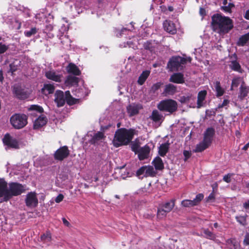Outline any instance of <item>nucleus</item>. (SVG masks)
Wrapping results in <instances>:
<instances>
[{
    "label": "nucleus",
    "instance_id": "1",
    "mask_svg": "<svg viewBox=\"0 0 249 249\" xmlns=\"http://www.w3.org/2000/svg\"><path fill=\"white\" fill-rule=\"evenodd\" d=\"M211 18V27L212 30L220 35L228 34L234 27L233 21L229 17L216 13L213 14Z\"/></svg>",
    "mask_w": 249,
    "mask_h": 249
},
{
    "label": "nucleus",
    "instance_id": "2",
    "mask_svg": "<svg viewBox=\"0 0 249 249\" xmlns=\"http://www.w3.org/2000/svg\"><path fill=\"white\" fill-rule=\"evenodd\" d=\"M135 132V130L131 128H121L118 129L115 132L113 140V145L116 147H118L122 145H127L131 142Z\"/></svg>",
    "mask_w": 249,
    "mask_h": 249
},
{
    "label": "nucleus",
    "instance_id": "3",
    "mask_svg": "<svg viewBox=\"0 0 249 249\" xmlns=\"http://www.w3.org/2000/svg\"><path fill=\"white\" fill-rule=\"evenodd\" d=\"M186 59L179 56H172L167 64V69L169 71H179L183 69Z\"/></svg>",
    "mask_w": 249,
    "mask_h": 249
},
{
    "label": "nucleus",
    "instance_id": "4",
    "mask_svg": "<svg viewBox=\"0 0 249 249\" xmlns=\"http://www.w3.org/2000/svg\"><path fill=\"white\" fill-rule=\"evenodd\" d=\"M27 116L24 114H15L10 119V124L13 127L17 129L23 128L27 124Z\"/></svg>",
    "mask_w": 249,
    "mask_h": 249
},
{
    "label": "nucleus",
    "instance_id": "5",
    "mask_svg": "<svg viewBox=\"0 0 249 249\" xmlns=\"http://www.w3.org/2000/svg\"><path fill=\"white\" fill-rule=\"evenodd\" d=\"M157 107L160 111L172 114L177 110L178 105L175 100L166 99L161 101L157 105Z\"/></svg>",
    "mask_w": 249,
    "mask_h": 249
},
{
    "label": "nucleus",
    "instance_id": "6",
    "mask_svg": "<svg viewBox=\"0 0 249 249\" xmlns=\"http://www.w3.org/2000/svg\"><path fill=\"white\" fill-rule=\"evenodd\" d=\"M24 187L21 184L12 182L9 184L8 194L6 196V200H9L13 196L20 195L25 191Z\"/></svg>",
    "mask_w": 249,
    "mask_h": 249
},
{
    "label": "nucleus",
    "instance_id": "7",
    "mask_svg": "<svg viewBox=\"0 0 249 249\" xmlns=\"http://www.w3.org/2000/svg\"><path fill=\"white\" fill-rule=\"evenodd\" d=\"M175 200L171 199L170 201L162 204L158 209L157 216L160 218H162L166 216L167 213L172 211L175 206Z\"/></svg>",
    "mask_w": 249,
    "mask_h": 249
},
{
    "label": "nucleus",
    "instance_id": "8",
    "mask_svg": "<svg viewBox=\"0 0 249 249\" xmlns=\"http://www.w3.org/2000/svg\"><path fill=\"white\" fill-rule=\"evenodd\" d=\"M70 155V151L67 146H63L57 149L54 154L55 160L62 161Z\"/></svg>",
    "mask_w": 249,
    "mask_h": 249
},
{
    "label": "nucleus",
    "instance_id": "9",
    "mask_svg": "<svg viewBox=\"0 0 249 249\" xmlns=\"http://www.w3.org/2000/svg\"><path fill=\"white\" fill-rule=\"evenodd\" d=\"M25 203L27 206L36 207L38 204V199L35 192H30L26 196Z\"/></svg>",
    "mask_w": 249,
    "mask_h": 249
},
{
    "label": "nucleus",
    "instance_id": "10",
    "mask_svg": "<svg viewBox=\"0 0 249 249\" xmlns=\"http://www.w3.org/2000/svg\"><path fill=\"white\" fill-rule=\"evenodd\" d=\"M3 142L4 144L11 148L17 149L19 147L17 140L12 138L9 134H6L4 136L3 138Z\"/></svg>",
    "mask_w": 249,
    "mask_h": 249
},
{
    "label": "nucleus",
    "instance_id": "11",
    "mask_svg": "<svg viewBox=\"0 0 249 249\" xmlns=\"http://www.w3.org/2000/svg\"><path fill=\"white\" fill-rule=\"evenodd\" d=\"M106 137L103 132L98 131L92 136L89 142L94 145H99L105 140Z\"/></svg>",
    "mask_w": 249,
    "mask_h": 249
},
{
    "label": "nucleus",
    "instance_id": "12",
    "mask_svg": "<svg viewBox=\"0 0 249 249\" xmlns=\"http://www.w3.org/2000/svg\"><path fill=\"white\" fill-rule=\"evenodd\" d=\"M54 102L58 107L63 106L66 102L64 93L61 90H56L54 94Z\"/></svg>",
    "mask_w": 249,
    "mask_h": 249
},
{
    "label": "nucleus",
    "instance_id": "13",
    "mask_svg": "<svg viewBox=\"0 0 249 249\" xmlns=\"http://www.w3.org/2000/svg\"><path fill=\"white\" fill-rule=\"evenodd\" d=\"M8 194V189L7 188V182L2 179H0V197H3L2 200L0 201H7L6 200V196Z\"/></svg>",
    "mask_w": 249,
    "mask_h": 249
},
{
    "label": "nucleus",
    "instance_id": "14",
    "mask_svg": "<svg viewBox=\"0 0 249 249\" xmlns=\"http://www.w3.org/2000/svg\"><path fill=\"white\" fill-rule=\"evenodd\" d=\"M163 28L167 32L174 35L177 32L175 24L171 20H166L163 23Z\"/></svg>",
    "mask_w": 249,
    "mask_h": 249
},
{
    "label": "nucleus",
    "instance_id": "15",
    "mask_svg": "<svg viewBox=\"0 0 249 249\" xmlns=\"http://www.w3.org/2000/svg\"><path fill=\"white\" fill-rule=\"evenodd\" d=\"M150 151V148L147 145H145L143 147L140 148L137 152L138 158L140 160H143L148 158Z\"/></svg>",
    "mask_w": 249,
    "mask_h": 249
},
{
    "label": "nucleus",
    "instance_id": "16",
    "mask_svg": "<svg viewBox=\"0 0 249 249\" xmlns=\"http://www.w3.org/2000/svg\"><path fill=\"white\" fill-rule=\"evenodd\" d=\"M215 129L213 127L207 128L204 133L203 140L211 144L215 135Z\"/></svg>",
    "mask_w": 249,
    "mask_h": 249
},
{
    "label": "nucleus",
    "instance_id": "17",
    "mask_svg": "<svg viewBox=\"0 0 249 249\" xmlns=\"http://www.w3.org/2000/svg\"><path fill=\"white\" fill-rule=\"evenodd\" d=\"M45 76L48 79L56 82H60L62 77V75L56 73L55 71L52 70L46 71Z\"/></svg>",
    "mask_w": 249,
    "mask_h": 249
},
{
    "label": "nucleus",
    "instance_id": "18",
    "mask_svg": "<svg viewBox=\"0 0 249 249\" xmlns=\"http://www.w3.org/2000/svg\"><path fill=\"white\" fill-rule=\"evenodd\" d=\"M207 92L205 90L200 91L197 94V108H200L205 105L204 101L207 96Z\"/></svg>",
    "mask_w": 249,
    "mask_h": 249
},
{
    "label": "nucleus",
    "instance_id": "19",
    "mask_svg": "<svg viewBox=\"0 0 249 249\" xmlns=\"http://www.w3.org/2000/svg\"><path fill=\"white\" fill-rule=\"evenodd\" d=\"M142 108L141 105L132 104L127 107V110L129 115L132 116L138 114L139 110Z\"/></svg>",
    "mask_w": 249,
    "mask_h": 249
},
{
    "label": "nucleus",
    "instance_id": "20",
    "mask_svg": "<svg viewBox=\"0 0 249 249\" xmlns=\"http://www.w3.org/2000/svg\"><path fill=\"white\" fill-rule=\"evenodd\" d=\"M149 118L155 123H160V124L163 121L164 117L158 110H153Z\"/></svg>",
    "mask_w": 249,
    "mask_h": 249
},
{
    "label": "nucleus",
    "instance_id": "21",
    "mask_svg": "<svg viewBox=\"0 0 249 249\" xmlns=\"http://www.w3.org/2000/svg\"><path fill=\"white\" fill-rule=\"evenodd\" d=\"M13 93L18 98L24 99L28 97L27 93L18 86H15L13 87Z\"/></svg>",
    "mask_w": 249,
    "mask_h": 249
},
{
    "label": "nucleus",
    "instance_id": "22",
    "mask_svg": "<svg viewBox=\"0 0 249 249\" xmlns=\"http://www.w3.org/2000/svg\"><path fill=\"white\" fill-rule=\"evenodd\" d=\"M249 92V87L247 86L245 83L243 82L239 88V92L238 98L240 100H243L246 96H247Z\"/></svg>",
    "mask_w": 249,
    "mask_h": 249
},
{
    "label": "nucleus",
    "instance_id": "23",
    "mask_svg": "<svg viewBox=\"0 0 249 249\" xmlns=\"http://www.w3.org/2000/svg\"><path fill=\"white\" fill-rule=\"evenodd\" d=\"M200 234L201 236L208 239L214 240L216 238L215 234L208 229L202 228Z\"/></svg>",
    "mask_w": 249,
    "mask_h": 249
},
{
    "label": "nucleus",
    "instance_id": "24",
    "mask_svg": "<svg viewBox=\"0 0 249 249\" xmlns=\"http://www.w3.org/2000/svg\"><path fill=\"white\" fill-rule=\"evenodd\" d=\"M177 92V87L172 84H168L165 86L163 94L167 95H174Z\"/></svg>",
    "mask_w": 249,
    "mask_h": 249
},
{
    "label": "nucleus",
    "instance_id": "25",
    "mask_svg": "<svg viewBox=\"0 0 249 249\" xmlns=\"http://www.w3.org/2000/svg\"><path fill=\"white\" fill-rule=\"evenodd\" d=\"M226 244L230 249H242L239 243L235 238L228 239Z\"/></svg>",
    "mask_w": 249,
    "mask_h": 249
},
{
    "label": "nucleus",
    "instance_id": "26",
    "mask_svg": "<svg viewBox=\"0 0 249 249\" xmlns=\"http://www.w3.org/2000/svg\"><path fill=\"white\" fill-rule=\"evenodd\" d=\"M47 123V119L43 116H39L36 119L34 124V129H38L40 127L44 126Z\"/></svg>",
    "mask_w": 249,
    "mask_h": 249
},
{
    "label": "nucleus",
    "instance_id": "27",
    "mask_svg": "<svg viewBox=\"0 0 249 249\" xmlns=\"http://www.w3.org/2000/svg\"><path fill=\"white\" fill-rule=\"evenodd\" d=\"M169 81L176 83H182L184 82L183 75L181 73H174L171 76Z\"/></svg>",
    "mask_w": 249,
    "mask_h": 249
},
{
    "label": "nucleus",
    "instance_id": "28",
    "mask_svg": "<svg viewBox=\"0 0 249 249\" xmlns=\"http://www.w3.org/2000/svg\"><path fill=\"white\" fill-rule=\"evenodd\" d=\"M211 144L203 140L199 144H197L195 150L196 152H201L208 148Z\"/></svg>",
    "mask_w": 249,
    "mask_h": 249
},
{
    "label": "nucleus",
    "instance_id": "29",
    "mask_svg": "<svg viewBox=\"0 0 249 249\" xmlns=\"http://www.w3.org/2000/svg\"><path fill=\"white\" fill-rule=\"evenodd\" d=\"M203 198L204 195L203 194H198L193 200H191L188 199V204L191 206H196L200 203V201L203 199Z\"/></svg>",
    "mask_w": 249,
    "mask_h": 249
},
{
    "label": "nucleus",
    "instance_id": "30",
    "mask_svg": "<svg viewBox=\"0 0 249 249\" xmlns=\"http://www.w3.org/2000/svg\"><path fill=\"white\" fill-rule=\"evenodd\" d=\"M78 82V78L74 76L69 75L65 80V84L67 86H72L77 85Z\"/></svg>",
    "mask_w": 249,
    "mask_h": 249
},
{
    "label": "nucleus",
    "instance_id": "31",
    "mask_svg": "<svg viewBox=\"0 0 249 249\" xmlns=\"http://www.w3.org/2000/svg\"><path fill=\"white\" fill-rule=\"evenodd\" d=\"M67 70L69 73H71L75 75H79L81 73L79 68L75 65L72 63L68 65Z\"/></svg>",
    "mask_w": 249,
    "mask_h": 249
},
{
    "label": "nucleus",
    "instance_id": "32",
    "mask_svg": "<svg viewBox=\"0 0 249 249\" xmlns=\"http://www.w3.org/2000/svg\"><path fill=\"white\" fill-rule=\"evenodd\" d=\"M150 73V71L148 70H146L142 71L138 78V83L140 85H142L149 76Z\"/></svg>",
    "mask_w": 249,
    "mask_h": 249
},
{
    "label": "nucleus",
    "instance_id": "33",
    "mask_svg": "<svg viewBox=\"0 0 249 249\" xmlns=\"http://www.w3.org/2000/svg\"><path fill=\"white\" fill-rule=\"evenodd\" d=\"M152 163L156 170H161L164 168L162 160L159 157L155 158L152 161Z\"/></svg>",
    "mask_w": 249,
    "mask_h": 249
},
{
    "label": "nucleus",
    "instance_id": "34",
    "mask_svg": "<svg viewBox=\"0 0 249 249\" xmlns=\"http://www.w3.org/2000/svg\"><path fill=\"white\" fill-rule=\"evenodd\" d=\"M214 88L216 91V96L217 97H219L224 94L225 90L221 87L220 82L219 81H216L214 83Z\"/></svg>",
    "mask_w": 249,
    "mask_h": 249
},
{
    "label": "nucleus",
    "instance_id": "35",
    "mask_svg": "<svg viewBox=\"0 0 249 249\" xmlns=\"http://www.w3.org/2000/svg\"><path fill=\"white\" fill-rule=\"evenodd\" d=\"M249 40V32L240 36L237 42L239 46H244Z\"/></svg>",
    "mask_w": 249,
    "mask_h": 249
},
{
    "label": "nucleus",
    "instance_id": "36",
    "mask_svg": "<svg viewBox=\"0 0 249 249\" xmlns=\"http://www.w3.org/2000/svg\"><path fill=\"white\" fill-rule=\"evenodd\" d=\"M169 148V144L165 143L160 145L159 149V153L160 156L163 157L168 151Z\"/></svg>",
    "mask_w": 249,
    "mask_h": 249
},
{
    "label": "nucleus",
    "instance_id": "37",
    "mask_svg": "<svg viewBox=\"0 0 249 249\" xmlns=\"http://www.w3.org/2000/svg\"><path fill=\"white\" fill-rule=\"evenodd\" d=\"M145 177H154L156 172L152 166H145Z\"/></svg>",
    "mask_w": 249,
    "mask_h": 249
},
{
    "label": "nucleus",
    "instance_id": "38",
    "mask_svg": "<svg viewBox=\"0 0 249 249\" xmlns=\"http://www.w3.org/2000/svg\"><path fill=\"white\" fill-rule=\"evenodd\" d=\"M42 90L43 93L45 95L52 94L54 90V87L51 84H45Z\"/></svg>",
    "mask_w": 249,
    "mask_h": 249
},
{
    "label": "nucleus",
    "instance_id": "39",
    "mask_svg": "<svg viewBox=\"0 0 249 249\" xmlns=\"http://www.w3.org/2000/svg\"><path fill=\"white\" fill-rule=\"evenodd\" d=\"M231 69L234 71L241 72V67L240 64L236 60L232 61L230 65Z\"/></svg>",
    "mask_w": 249,
    "mask_h": 249
},
{
    "label": "nucleus",
    "instance_id": "40",
    "mask_svg": "<svg viewBox=\"0 0 249 249\" xmlns=\"http://www.w3.org/2000/svg\"><path fill=\"white\" fill-rule=\"evenodd\" d=\"M131 148L132 151L135 152V154H137L141 148L139 142L136 141L131 142Z\"/></svg>",
    "mask_w": 249,
    "mask_h": 249
},
{
    "label": "nucleus",
    "instance_id": "41",
    "mask_svg": "<svg viewBox=\"0 0 249 249\" xmlns=\"http://www.w3.org/2000/svg\"><path fill=\"white\" fill-rule=\"evenodd\" d=\"M41 241L48 242H50L52 240L51 234L49 231H47L45 233H44L41 236Z\"/></svg>",
    "mask_w": 249,
    "mask_h": 249
},
{
    "label": "nucleus",
    "instance_id": "42",
    "mask_svg": "<svg viewBox=\"0 0 249 249\" xmlns=\"http://www.w3.org/2000/svg\"><path fill=\"white\" fill-rule=\"evenodd\" d=\"M240 83V78L239 77L234 78L231 81V90H233L234 88L238 87Z\"/></svg>",
    "mask_w": 249,
    "mask_h": 249
},
{
    "label": "nucleus",
    "instance_id": "43",
    "mask_svg": "<svg viewBox=\"0 0 249 249\" xmlns=\"http://www.w3.org/2000/svg\"><path fill=\"white\" fill-rule=\"evenodd\" d=\"M37 33V29L36 27L31 28L30 31H27L24 32V34L27 37H31L32 36L35 35Z\"/></svg>",
    "mask_w": 249,
    "mask_h": 249
},
{
    "label": "nucleus",
    "instance_id": "44",
    "mask_svg": "<svg viewBox=\"0 0 249 249\" xmlns=\"http://www.w3.org/2000/svg\"><path fill=\"white\" fill-rule=\"evenodd\" d=\"M66 101L67 102L68 105H73L74 104H76L78 102V99H75L72 97L71 96H69V97H68L67 99H66Z\"/></svg>",
    "mask_w": 249,
    "mask_h": 249
},
{
    "label": "nucleus",
    "instance_id": "45",
    "mask_svg": "<svg viewBox=\"0 0 249 249\" xmlns=\"http://www.w3.org/2000/svg\"><path fill=\"white\" fill-rule=\"evenodd\" d=\"M30 110H36L39 113H41L43 111V109L42 107L37 105H32L29 108Z\"/></svg>",
    "mask_w": 249,
    "mask_h": 249
},
{
    "label": "nucleus",
    "instance_id": "46",
    "mask_svg": "<svg viewBox=\"0 0 249 249\" xmlns=\"http://www.w3.org/2000/svg\"><path fill=\"white\" fill-rule=\"evenodd\" d=\"M10 70L9 72H11L12 74L16 71L18 68V65L16 63V61H14L9 65Z\"/></svg>",
    "mask_w": 249,
    "mask_h": 249
},
{
    "label": "nucleus",
    "instance_id": "47",
    "mask_svg": "<svg viewBox=\"0 0 249 249\" xmlns=\"http://www.w3.org/2000/svg\"><path fill=\"white\" fill-rule=\"evenodd\" d=\"M9 49V46L5 44L0 42V54L5 53Z\"/></svg>",
    "mask_w": 249,
    "mask_h": 249
},
{
    "label": "nucleus",
    "instance_id": "48",
    "mask_svg": "<svg viewBox=\"0 0 249 249\" xmlns=\"http://www.w3.org/2000/svg\"><path fill=\"white\" fill-rule=\"evenodd\" d=\"M143 47L145 49L152 52L154 51V48L150 42H147L144 44Z\"/></svg>",
    "mask_w": 249,
    "mask_h": 249
},
{
    "label": "nucleus",
    "instance_id": "49",
    "mask_svg": "<svg viewBox=\"0 0 249 249\" xmlns=\"http://www.w3.org/2000/svg\"><path fill=\"white\" fill-rule=\"evenodd\" d=\"M145 166L142 167L137 171V176H140L141 175H143L144 177H145Z\"/></svg>",
    "mask_w": 249,
    "mask_h": 249
},
{
    "label": "nucleus",
    "instance_id": "50",
    "mask_svg": "<svg viewBox=\"0 0 249 249\" xmlns=\"http://www.w3.org/2000/svg\"><path fill=\"white\" fill-rule=\"evenodd\" d=\"M214 199H215L214 190H213V192L207 197L206 201H209L211 200H214Z\"/></svg>",
    "mask_w": 249,
    "mask_h": 249
},
{
    "label": "nucleus",
    "instance_id": "51",
    "mask_svg": "<svg viewBox=\"0 0 249 249\" xmlns=\"http://www.w3.org/2000/svg\"><path fill=\"white\" fill-rule=\"evenodd\" d=\"M243 244L245 245H249V232H247L245 234L244 239L243 240Z\"/></svg>",
    "mask_w": 249,
    "mask_h": 249
},
{
    "label": "nucleus",
    "instance_id": "52",
    "mask_svg": "<svg viewBox=\"0 0 249 249\" xmlns=\"http://www.w3.org/2000/svg\"><path fill=\"white\" fill-rule=\"evenodd\" d=\"M221 9L226 13H231V8L227 5L222 6L221 7Z\"/></svg>",
    "mask_w": 249,
    "mask_h": 249
},
{
    "label": "nucleus",
    "instance_id": "53",
    "mask_svg": "<svg viewBox=\"0 0 249 249\" xmlns=\"http://www.w3.org/2000/svg\"><path fill=\"white\" fill-rule=\"evenodd\" d=\"M236 219L237 221L242 225L246 223V218L244 216L237 217Z\"/></svg>",
    "mask_w": 249,
    "mask_h": 249
},
{
    "label": "nucleus",
    "instance_id": "54",
    "mask_svg": "<svg viewBox=\"0 0 249 249\" xmlns=\"http://www.w3.org/2000/svg\"><path fill=\"white\" fill-rule=\"evenodd\" d=\"M230 103V101L228 99H224L223 103L221 104L218 105V108H222L227 106Z\"/></svg>",
    "mask_w": 249,
    "mask_h": 249
},
{
    "label": "nucleus",
    "instance_id": "55",
    "mask_svg": "<svg viewBox=\"0 0 249 249\" xmlns=\"http://www.w3.org/2000/svg\"><path fill=\"white\" fill-rule=\"evenodd\" d=\"M162 84L160 82L157 83L153 85L152 88L154 90H157L160 88Z\"/></svg>",
    "mask_w": 249,
    "mask_h": 249
},
{
    "label": "nucleus",
    "instance_id": "56",
    "mask_svg": "<svg viewBox=\"0 0 249 249\" xmlns=\"http://www.w3.org/2000/svg\"><path fill=\"white\" fill-rule=\"evenodd\" d=\"M231 175L229 174L225 175L223 177V180L227 183H230L231 181Z\"/></svg>",
    "mask_w": 249,
    "mask_h": 249
},
{
    "label": "nucleus",
    "instance_id": "57",
    "mask_svg": "<svg viewBox=\"0 0 249 249\" xmlns=\"http://www.w3.org/2000/svg\"><path fill=\"white\" fill-rule=\"evenodd\" d=\"M64 196L62 194H59L55 199V201L56 203H59L63 200Z\"/></svg>",
    "mask_w": 249,
    "mask_h": 249
},
{
    "label": "nucleus",
    "instance_id": "58",
    "mask_svg": "<svg viewBox=\"0 0 249 249\" xmlns=\"http://www.w3.org/2000/svg\"><path fill=\"white\" fill-rule=\"evenodd\" d=\"M199 14L202 17H205L206 15L205 9L202 7H200L199 9Z\"/></svg>",
    "mask_w": 249,
    "mask_h": 249
},
{
    "label": "nucleus",
    "instance_id": "59",
    "mask_svg": "<svg viewBox=\"0 0 249 249\" xmlns=\"http://www.w3.org/2000/svg\"><path fill=\"white\" fill-rule=\"evenodd\" d=\"M53 29V26L52 24H49L46 25L45 30L48 32L52 31Z\"/></svg>",
    "mask_w": 249,
    "mask_h": 249
},
{
    "label": "nucleus",
    "instance_id": "60",
    "mask_svg": "<svg viewBox=\"0 0 249 249\" xmlns=\"http://www.w3.org/2000/svg\"><path fill=\"white\" fill-rule=\"evenodd\" d=\"M110 126H111V125L110 124L106 125V126H101L100 132H103V133H104L105 131L106 130H107L108 129H109V128Z\"/></svg>",
    "mask_w": 249,
    "mask_h": 249
},
{
    "label": "nucleus",
    "instance_id": "61",
    "mask_svg": "<svg viewBox=\"0 0 249 249\" xmlns=\"http://www.w3.org/2000/svg\"><path fill=\"white\" fill-rule=\"evenodd\" d=\"M244 208L246 210H249V199L243 204Z\"/></svg>",
    "mask_w": 249,
    "mask_h": 249
},
{
    "label": "nucleus",
    "instance_id": "62",
    "mask_svg": "<svg viewBox=\"0 0 249 249\" xmlns=\"http://www.w3.org/2000/svg\"><path fill=\"white\" fill-rule=\"evenodd\" d=\"M179 100L181 103H184L187 101V98L185 97L184 96H183L180 97Z\"/></svg>",
    "mask_w": 249,
    "mask_h": 249
},
{
    "label": "nucleus",
    "instance_id": "63",
    "mask_svg": "<svg viewBox=\"0 0 249 249\" xmlns=\"http://www.w3.org/2000/svg\"><path fill=\"white\" fill-rule=\"evenodd\" d=\"M62 221H63V224L67 226V227H69L70 225V223L67 220V219L65 218H62Z\"/></svg>",
    "mask_w": 249,
    "mask_h": 249
},
{
    "label": "nucleus",
    "instance_id": "64",
    "mask_svg": "<svg viewBox=\"0 0 249 249\" xmlns=\"http://www.w3.org/2000/svg\"><path fill=\"white\" fill-rule=\"evenodd\" d=\"M249 148V142L245 144L242 148V150H247Z\"/></svg>",
    "mask_w": 249,
    "mask_h": 249
}]
</instances>
